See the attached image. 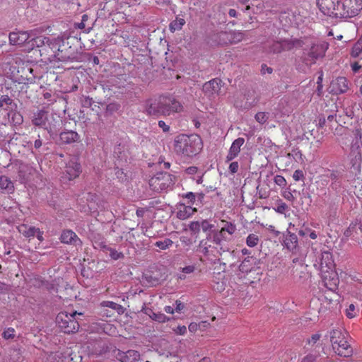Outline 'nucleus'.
<instances>
[{"instance_id": "864d4df0", "label": "nucleus", "mask_w": 362, "mask_h": 362, "mask_svg": "<svg viewBox=\"0 0 362 362\" xmlns=\"http://www.w3.org/2000/svg\"><path fill=\"white\" fill-rule=\"evenodd\" d=\"M195 197V194L192 192H189L185 196V198L188 200L187 203L189 204L194 202Z\"/></svg>"}, {"instance_id": "5701e85b", "label": "nucleus", "mask_w": 362, "mask_h": 362, "mask_svg": "<svg viewBox=\"0 0 362 362\" xmlns=\"http://www.w3.org/2000/svg\"><path fill=\"white\" fill-rule=\"evenodd\" d=\"M59 139L63 144H69L77 141L79 139V135L76 132L67 130L60 133Z\"/></svg>"}, {"instance_id": "c03bdc74", "label": "nucleus", "mask_w": 362, "mask_h": 362, "mask_svg": "<svg viewBox=\"0 0 362 362\" xmlns=\"http://www.w3.org/2000/svg\"><path fill=\"white\" fill-rule=\"evenodd\" d=\"M109 250H110V256L111 257L112 259H113L115 260H117V259L124 257L123 253L119 252L115 249L110 248Z\"/></svg>"}, {"instance_id": "4468645a", "label": "nucleus", "mask_w": 362, "mask_h": 362, "mask_svg": "<svg viewBox=\"0 0 362 362\" xmlns=\"http://www.w3.org/2000/svg\"><path fill=\"white\" fill-rule=\"evenodd\" d=\"M115 357L120 362H136L140 358V354L139 351L132 349L127 351L117 350Z\"/></svg>"}, {"instance_id": "473e14b6", "label": "nucleus", "mask_w": 362, "mask_h": 362, "mask_svg": "<svg viewBox=\"0 0 362 362\" xmlns=\"http://www.w3.org/2000/svg\"><path fill=\"white\" fill-rule=\"evenodd\" d=\"M173 245V240L169 238H165L163 240L156 241L153 243V245L159 247L160 250H164L167 248L172 247Z\"/></svg>"}, {"instance_id": "a211bd4d", "label": "nucleus", "mask_w": 362, "mask_h": 362, "mask_svg": "<svg viewBox=\"0 0 362 362\" xmlns=\"http://www.w3.org/2000/svg\"><path fill=\"white\" fill-rule=\"evenodd\" d=\"M31 37L30 34L25 31L18 33H11L9 34V41L12 45H28V40Z\"/></svg>"}, {"instance_id": "3c124183", "label": "nucleus", "mask_w": 362, "mask_h": 362, "mask_svg": "<svg viewBox=\"0 0 362 362\" xmlns=\"http://www.w3.org/2000/svg\"><path fill=\"white\" fill-rule=\"evenodd\" d=\"M293 178L295 181H299L304 178V174L302 170H296L293 175Z\"/></svg>"}, {"instance_id": "bb28decb", "label": "nucleus", "mask_w": 362, "mask_h": 362, "mask_svg": "<svg viewBox=\"0 0 362 362\" xmlns=\"http://www.w3.org/2000/svg\"><path fill=\"white\" fill-rule=\"evenodd\" d=\"M284 243L287 249L293 250L297 246L298 238L294 233L288 232L285 237Z\"/></svg>"}, {"instance_id": "5fc2aeb1", "label": "nucleus", "mask_w": 362, "mask_h": 362, "mask_svg": "<svg viewBox=\"0 0 362 362\" xmlns=\"http://www.w3.org/2000/svg\"><path fill=\"white\" fill-rule=\"evenodd\" d=\"M239 165L238 162H232L229 165V170L231 173H235L238 170Z\"/></svg>"}, {"instance_id": "ddd939ff", "label": "nucleus", "mask_w": 362, "mask_h": 362, "mask_svg": "<svg viewBox=\"0 0 362 362\" xmlns=\"http://www.w3.org/2000/svg\"><path fill=\"white\" fill-rule=\"evenodd\" d=\"M219 44H226L228 41L230 43H238L243 40L244 34L240 31L223 32L219 34Z\"/></svg>"}, {"instance_id": "0eeeda50", "label": "nucleus", "mask_w": 362, "mask_h": 362, "mask_svg": "<svg viewBox=\"0 0 362 362\" xmlns=\"http://www.w3.org/2000/svg\"><path fill=\"white\" fill-rule=\"evenodd\" d=\"M182 137H187L185 139V147L182 148V154L187 156H192L198 154L202 148V141L197 134H191L189 136L182 135Z\"/></svg>"}, {"instance_id": "ea45409f", "label": "nucleus", "mask_w": 362, "mask_h": 362, "mask_svg": "<svg viewBox=\"0 0 362 362\" xmlns=\"http://www.w3.org/2000/svg\"><path fill=\"white\" fill-rule=\"evenodd\" d=\"M48 43H49V45L50 47L51 52H52V53L56 54V52H58V50H59V47L58 46L60 45V42L57 41V37L54 38L53 40H50L49 38Z\"/></svg>"}, {"instance_id": "7ed1b4c3", "label": "nucleus", "mask_w": 362, "mask_h": 362, "mask_svg": "<svg viewBox=\"0 0 362 362\" xmlns=\"http://www.w3.org/2000/svg\"><path fill=\"white\" fill-rule=\"evenodd\" d=\"M57 41L60 42L58 52L54 57L56 61L67 62H78V54L77 52L78 39L69 34L64 33L61 36L57 37Z\"/></svg>"}, {"instance_id": "49530a36", "label": "nucleus", "mask_w": 362, "mask_h": 362, "mask_svg": "<svg viewBox=\"0 0 362 362\" xmlns=\"http://www.w3.org/2000/svg\"><path fill=\"white\" fill-rule=\"evenodd\" d=\"M95 354L101 355L103 353L106 352L107 347L105 346L102 343H96L95 345Z\"/></svg>"}, {"instance_id": "e433bc0d", "label": "nucleus", "mask_w": 362, "mask_h": 362, "mask_svg": "<svg viewBox=\"0 0 362 362\" xmlns=\"http://www.w3.org/2000/svg\"><path fill=\"white\" fill-rule=\"evenodd\" d=\"M281 41L282 51L291 50L295 46L296 41L290 40H284Z\"/></svg>"}, {"instance_id": "f704fd0d", "label": "nucleus", "mask_w": 362, "mask_h": 362, "mask_svg": "<svg viewBox=\"0 0 362 362\" xmlns=\"http://www.w3.org/2000/svg\"><path fill=\"white\" fill-rule=\"evenodd\" d=\"M13 104L16 106V104L13 103V100L7 95H3L0 97V107L7 110L4 107V106L12 105Z\"/></svg>"}, {"instance_id": "39448f33", "label": "nucleus", "mask_w": 362, "mask_h": 362, "mask_svg": "<svg viewBox=\"0 0 362 362\" xmlns=\"http://www.w3.org/2000/svg\"><path fill=\"white\" fill-rule=\"evenodd\" d=\"M76 315H82V313H78L76 311L70 314L61 312L57 315L56 322L64 333H75L79 329V323L76 318Z\"/></svg>"}, {"instance_id": "4d7b16f0", "label": "nucleus", "mask_w": 362, "mask_h": 362, "mask_svg": "<svg viewBox=\"0 0 362 362\" xmlns=\"http://www.w3.org/2000/svg\"><path fill=\"white\" fill-rule=\"evenodd\" d=\"M158 126L163 129V131L164 132H168L170 129V127L168 125H167L165 122L160 120L158 122Z\"/></svg>"}, {"instance_id": "338daca9", "label": "nucleus", "mask_w": 362, "mask_h": 362, "mask_svg": "<svg viewBox=\"0 0 362 362\" xmlns=\"http://www.w3.org/2000/svg\"><path fill=\"white\" fill-rule=\"evenodd\" d=\"M361 67V65H359L358 63L357 62H355L351 64V69L354 73L358 72Z\"/></svg>"}, {"instance_id": "603ef678", "label": "nucleus", "mask_w": 362, "mask_h": 362, "mask_svg": "<svg viewBox=\"0 0 362 362\" xmlns=\"http://www.w3.org/2000/svg\"><path fill=\"white\" fill-rule=\"evenodd\" d=\"M189 228L191 231L194 233H197L200 229V225L198 222H192L189 224Z\"/></svg>"}, {"instance_id": "6e6552de", "label": "nucleus", "mask_w": 362, "mask_h": 362, "mask_svg": "<svg viewBox=\"0 0 362 362\" xmlns=\"http://www.w3.org/2000/svg\"><path fill=\"white\" fill-rule=\"evenodd\" d=\"M328 45L325 42L314 44L308 52L307 57H304V60L307 64H314L318 58L324 57Z\"/></svg>"}, {"instance_id": "13d9d810", "label": "nucleus", "mask_w": 362, "mask_h": 362, "mask_svg": "<svg viewBox=\"0 0 362 362\" xmlns=\"http://www.w3.org/2000/svg\"><path fill=\"white\" fill-rule=\"evenodd\" d=\"M197 329H199V324L196 322H192L189 325V330L191 332H195Z\"/></svg>"}, {"instance_id": "4be33fe9", "label": "nucleus", "mask_w": 362, "mask_h": 362, "mask_svg": "<svg viewBox=\"0 0 362 362\" xmlns=\"http://www.w3.org/2000/svg\"><path fill=\"white\" fill-rule=\"evenodd\" d=\"M221 87V81L218 78L212 79L203 86V90L209 95L218 93Z\"/></svg>"}, {"instance_id": "f257e3e1", "label": "nucleus", "mask_w": 362, "mask_h": 362, "mask_svg": "<svg viewBox=\"0 0 362 362\" xmlns=\"http://www.w3.org/2000/svg\"><path fill=\"white\" fill-rule=\"evenodd\" d=\"M320 11L328 16L352 18L362 11V0H317Z\"/></svg>"}, {"instance_id": "f03ea898", "label": "nucleus", "mask_w": 362, "mask_h": 362, "mask_svg": "<svg viewBox=\"0 0 362 362\" xmlns=\"http://www.w3.org/2000/svg\"><path fill=\"white\" fill-rule=\"evenodd\" d=\"M179 107L180 103L174 96L165 94L146 101L145 111L148 115L160 117L177 112Z\"/></svg>"}, {"instance_id": "72a5a7b5", "label": "nucleus", "mask_w": 362, "mask_h": 362, "mask_svg": "<svg viewBox=\"0 0 362 362\" xmlns=\"http://www.w3.org/2000/svg\"><path fill=\"white\" fill-rule=\"evenodd\" d=\"M259 239L258 235L254 233L250 234L246 238V244L250 247H254L259 243Z\"/></svg>"}, {"instance_id": "0e129e2a", "label": "nucleus", "mask_w": 362, "mask_h": 362, "mask_svg": "<svg viewBox=\"0 0 362 362\" xmlns=\"http://www.w3.org/2000/svg\"><path fill=\"white\" fill-rule=\"evenodd\" d=\"M155 317L153 318L155 320L158 322H164L165 320V316L163 314L156 315L154 314Z\"/></svg>"}, {"instance_id": "09e8293b", "label": "nucleus", "mask_w": 362, "mask_h": 362, "mask_svg": "<svg viewBox=\"0 0 362 362\" xmlns=\"http://www.w3.org/2000/svg\"><path fill=\"white\" fill-rule=\"evenodd\" d=\"M274 182L280 187H285L286 185V179L279 175L274 177Z\"/></svg>"}, {"instance_id": "aec40b11", "label": "nucleus", "mask_w": 362, "mask_h": 362, "mask_svg": "<svg viewBox=\"0 0 362 362\" xmlns=\"http://www.w3.org/2000/svg\"><path fill=\"white\" fill-rule=\"evenodd\" d=\"M61 242L65 244H70L77 246L81 245V241L77 235L71 230H65L60 237Z\"/></svg>"}, {"instance_id": "393cba45", "label": "nucleus", "mask_w": 362, "mask_h": 362, "mask_svg": "<svg viewBox=\"0 0 362 362\" xmlns=\"http://www.w3.org/2000/svg\"><path fill=\"white\" fill-rule=\"evenodd\" d=\"M255 264L256 259L253 257H248L241 262L239 266V269L243 273H248L253 269Z\"/></svg>"}, {"instance_id": "9d476101", "label": "nucleus", "mask_w": 362, "mask_h": 362, "mask_svg": "<svg viewBox=\"0 0 362 362\" xmlns=\"http://www.w3.org/2000/svg\"><path fill=\"white\" fill-rule=\"evenodd\" d=\"M322 279L325 287L331 291L337 288L339 280L334 269L321 272Z\"/></svg>"}, {"instance_id": "dca6fc26", "label": "nucleus", "mask_w": 362, "mask_h": 362, "mask_svg": "<svg viewBox=\"0 0 362 362\" xmlns=\"http://www.w3.org/2000/svg\"><path fill=\"white\" fill-rule=\"evenodd\" d=\"M48 112L45 110H37L36 112L33 113V116L32 117V123L33 125L37 127H44L45 129L50 133V130H48L46 127L47 122L48 120Z\"/></svg>"}, {"instance_id": "b1692460", "label": "nucleus", "mask_w": 362, "mask_h": 362, "mask_svg": "<svg viewBox=\"0 0 362 362\" xmlns=\"http://www.w3.org/2000/svg\"><path fill=\"white\" fill-rule=\"evenodd\" d=\"M49 42V37L45 36H37L28 40V45L31 49L35 47L42 49Z\"/></svg>"}, {"instance_id": "8fccbe9b", "label": "nucleus", "mask_w": 362, "mask_h": 362, "mask_svg": "<svg viewBox=\"0 0 362 362\" xmlns=\"http://www.w3.org/2000/svg\"><path fill=\"white\" fill-rule=\"evenodd\" d=\"M356 307L354 304H350L349 308L346 310V316L349 318H353L356 316Z\"/></svg>"}, {"instance_id": "79ce46f5", "label": "nucleus", "mask_w": 362, "mask_h": 362, "mask_svg": "<svg viewBox=\"0 0 362 362\" xmlns=\"http://www.w3.org/2000/svg\"><path fill=\"white\" fill-rule=\"evenodd\" d=\"M255 117L257 122L260 124H264L268 119L267 114L263 112H257Z\"/></svg>"}, {"instance_id": "58836bf2", "label": "nucleus", "mask_w": 362, "mask_h": 362, "mask_svg": "<svg viewBox=\"0 0 362 362\" xmlns=\"http://www.w3.org/2000/svg\"><path fill=\"white\" fill-rule=\"evenodd\" d=\"M197 211L196 208H192L191 206H186L182 209V219L189 218Z\"/></svg>"}, {"instance_id": "cd10ccee", "label": "nucleus", "mask_w": 362, "mask_h": 362, "mask_svg": "<svg viewBox=\"0 0 362 362\" xmlns=\"http://www.w3.org/2000/svg\"><path fill=\"white\" fill-rule=\"evenodd\" d=\"M19 232L26 238H32L35 236L36 231H38V228L33 226H28L27 225L23 224L18 227Z\"/></svg>"}, {"instance_id": "c85d7f7f", "label": "nucleus", "mask_w": 362, "mask_h": 362, "mask_svg": "<svg viewBox=\"0 0 362 362\" xmlns=\"http://www.w3.org/2000/svg\"><path fill=\"white\" fill-rule=\"evenodd\" d=\"M39 51L40 52V55L44 57L45 59L49 60L50 62L56 61V58L54 57V55H56V54L51 52V49L48 42L42 49H40Z\"/></svg>"}, {"instance_id": "bf43d9fd", "label": "nucleus", "mask_w": 362, "mask_h": 362, "mask_svg": "<svg viewBox=\"0 0 362 362\" xmlns=\"http://www.w3.org/2000/svg\"><path fill=\"white\" fill-rule=\"evenodd\" d=\"M315 356L314 355L310 354L306 356L302 360V362H315Z\"/></svg>"}, {"instance_id": "f8f14e48", "label": "nucleus", "mask_w": 362, "mask_h": 362, "mask_svg": "<svg viewBox=\"0 0 362 362\" xmlns=\"http://www.w3.org/2000/svg\"><path fill=\"white\" fill-rule=\"evenodd\" d=\"M349 89L347 79L345 77H338L330 83V93L338 95L346 93Z\"/></svg>"}, {"instance_id": "680f3d73", "label": "nucleus", "mask_w": 362, "mask_h": 362, "mask_svg": "<svg viewBox=\"0 0 362 362\" xmlns=\"http://www.w3.org/2000/svg\"><path fill=\"white\" fill-rule=\"evenodd\" d=\"M186 173L188 175H194L197 172V168L194 166L189 167L186 169Z\"/></svg>"}, {"instance_id": "1a4fd4ad", "label": "nucleus", "mask_w": 362, "mask_h": 362, "mask_svg": "<svg viewBox=\"0 0 362 362\" xmlns=\"http://www.w3.org/2000/svg\"><path fill=\"white\" fill-rule=\"evenodd\" d=\"M81 173V165L76 158L71 159L66 165L62 178L63 181H71L79 176Z\"/></svg>"}, {"instance_id": "69168bd1", "label": "nucleus", "mask_w": 362, "mask_h": 362, "mask_svg": "<svg viewBox=\"0 0 362 362\" xmlns=\"http://www.w3.org/2000/svg\"><path fill=\"white\" fill-rule=\"evenodd\" d=\"M194 270V267L193 266H188L185 268H182V272L186 274H190L193 272Z\"/></svg>"}, {"instance_id": "c9c22d12", "label": "nucleus", "mask_w": 362, "mask_h": 362, "mask_svg": "<svg viewBox=\"0 0 362 362\" xmlns=\"http://www.w3.org/2000/svg\"><path fill=\"white\" fill-rule=\"evenodd\" d=\"M235 231V226L232 223H228L226 225V226L223 227L219 231V235L222 236L224 232L228 233V234L232 235Z\"/></svg>"}, {"instance_id": "a18cd8bd", "label": "nucleus", "mask_w": 362, "mask_h": 362, "mask_svg": "<svg viewBox=\"0 0 362 362\" xmlns=\"http://www.w3.org/2000/svg\"><path fill=\"white\" fill-rule=\"evenodd\" d=\"M3 337L6 339H13L15 337V329L13 328H8L3 334Z\"/></svg>"}, {"instance_id": "423d86ee", "label": "nucleus", "mask_w": 362, "mask_h": 362, "mask_svg": "<svg viewBox=\"0 0 362 362\" xmlns=\"http://www.w3.org/2000/svg\"><path fill=\"white\" fill-rule=\"evenodd\" d=\"M174 180L173 176L168 173H158L149 180L150 188L156 192L167 190L173 186Z\"/></svg>"}, {"instance_id": "de8ad7c7", "label": "nucleus", "mask_w": 362, "mask_h": 362, "mask_svg": "<svg viewBox=\"0 0 362 362\" xmlns=\"http://www.w3.org/2000/svg\"><path fill=\"white\" fill-rule=\"evenodd\" d=\"M288 206L284 202H280L278 204L276 207L274 208L275 211H276L279 214H284L285 211L287 210Z\"/></svg>"}, {"instance_id": "412c9836", "label": "nucleus", "mask_w": 362, "mask_h": 362, "mask_svg": "<svg viewBox=\"0 0 362 362\" xmlns=\"http://www.w3.org/2000/svg\"><path fill=\"white\" fill-rule=\"evenodd\" d=\"M142 279L147 286H155L162 281V275L158 272H148L143 275Z\"/></svg>"}, {"instance_id": "7c9ffc66", "label": "nucleus", "mask_w": 362, "mask_h": 362, "mask_svg": "<svg viewBox=\"0 0 362 362\" xmlns=\"http://www.w3.org/2000/svg\"><path fill=\"white\" fill-rule=\"evenodd\" d=\"M362 53V35L354 44L352 47L351 55L352 57L356 58Z\"/></svg>"}, {"instance_id": "2f4dec72", "label": "nucleus", "mask_w": 362, "mask_h": 362, "mask_svg": "<svg viewBox=\"0 0 362 362\" xmlns=\"http://www.w3.org/2000/svg\"><path fill=\"white\" fill-rule=\"evenodd\" d=\"M0 188L11 191L13 189V185L7 177L1 176L0 177Z\"/></svg>"}, {"instance_id": "774afa93", "label": "nucleus", "mask_w": 362, "mask_h": 362, "mask_svg": "<svg viewBox=\"0 0 362 362\" xmlns=\"http://www.w3.org/2000/svg\"><path fill=\"white\" fill-rule=\"evenodd\" d=\"M43 97L45 99L47 100L48 101H50L52 103L54 101L53 100L51 99L52 95V93L49 92H45L43 94Z\"/></svg>"}, {"instance_id": "6ab92c4d", "label": "nucleus", "mask_w": 362, "mask_h": 362, "mask_svg": "<svg viewBox=\"0 0 362 362\" xmlns=\"http://www.w3.org/2000/svg\"><path fill=\"white\" fill-rule=\"evenodd\" d=\"M245 139L242 137L236 139L231 144L228 153L226 156V161L229 162L236 158L240 151L241 146L244 144Z\"/></svg>"}, {"instance_id": "e2e57ef3", "label": "nucleus", "mask_w": 362, "mask_h": 362, "mask_svg": "<svg viewBox=\"0 0 362 362\" xmlns=\"http://www.w3.org/2000/svg\"><path fill=\"white\" fill-rule=\"evenodd\" d=\"M42 145V141L40 139V135H38V139H37L34 142V146L36 149L40 148Z\"/></svg>"}, {"instance_id": "20e7f679", "label": "nucleus", "mask_w": 362, "mask_h": 362, "mask_svg": "<svg viewBox=\"0 0 362 362\" xmlns=\"http://www.w3.org/2000/svg\"><path fill=\"white\" fill-rule=\"evenodd\" d=\"M329 340L333 351L337 355L349 357L352 354L353 349L345 334L341 330H332L329 332Z\"/></svg>"}, {"instance_id": "f3484780", "label": "nucleus", "mask_w": 362, "mask_h": 362, "mask_svg": "<svg viewBox=\"0 0 362 362\" xmlns=\"http://www.w3.org/2000/svg\"><path fill=\"white\" fill-rule=\"evenodd\" d=\"M361 235L362 223L358 221L351 223L349 227L344 231V235L346 238H351L356 241H358V237Z\"/></svg>"}, {"instance_id": "6e6d98bb", "label": "nucleus", "mask_w": 362, "mask_h": 362, "mask_svg": "<svg viewBox=\"0 0 362 362\" xmlns=\"http://www.w3.org/2000/svg\"><path fill=\"white\" fill-rule=\"evenodd\" d=\"M320 338V334H315L311 337V339H309L308 343L309 344H315Z\"/></svg>"}, {"instance_id": "2eb2a0df", "label": "nucleus", "mask_w": 362, "mask_h": 362, "mask_svg": "<svg viewBox=\"0 0 362 362\" xmlns=\"http://www.w3.org/2000/svg\"><path fill=\"white\" fill-rule=\"evenodd\" d=\"M320 272L335 269V264L332 253L329 251H322L320 257Z\"/></svg>"}, {"instance_id": "37998d69", "label": "nucleus", "mask_w": 362, "mask_h": 362, "mask_svg": "<svg viewBox=\"0 0 362 362\" xmlns=\"http://www.w3.org/2000/svg\"><path fill=\"white\" fill-rule=\"evenodd\" d=\"M120 105L118 103H112L106 106V112L110 114H113L114 112L118 111Z\"/></svg>"}, {"instance_id": "9b49d317", "label": "nucleus", "mask_w": 362, "mask_h": 362, "mask_svg": "<svg viewBox=\"0 0 362 362\" xmlns=\"http://www.w3.org/2000/svg\"><path fill=\"white\" fill-rule=\"evenodd\" d=\"M354 139L351 144V154L355 158H361L362 147V133L360 129H356L353 132Z\"/></svg>"}, {"instance_id": "c756f323", "label": "nucleus", "mask_w": 362, "mask_h": 362, "mask_svg": "<svg viewBox=\"0 0 362 362\" xmlns=\"http://www.w3.org/2000/svg\"><path fill=\"white\" fill-rule=\"evenodd\" d=\"M100 305L103 307L110 308L116 310L119 315L123 314L125 311V308L123 306L112 301H103Z\"/></svg>"}, {"instance_id": "052dcab7", "label": "nucleus", "mask_w": 362, "mask_h": 362, "mask_svg": "<svg viewBox=\"0 0 362 362\" xmlns=\"http://www.w3.org/2000/svg\"><path fill=\"white\" fill-rule=\"evenodd\" d=\"M209 326V323L206 321H202L199 323V329L201 331L205 330Z\"/></svg>"}, {"instance_id": "4c0bfd02", "label": "nucleus", "mask_w": 362, "mask_h": 362, "mask_svg": "<svg viewBox=\"0 0 362 362\" xmlns=\"http://www.w3.org/2000/svg\"><path fill=\"white\" fill-rule=\"evenodd\" d=\"M169 28L172 32L181 30V19L176 17V19L170 23Z\"/></svg>"}, {"instance_id": "a19ab883", "label": "nucleus", "mask_w": 362, "mask_h": 362, "mask_svg": "<svg viewBox=\"0 0 362 362\" xmlns=\"http://www.w3.org/2000/svg\"><path fill=\"white\" fill-rule=\"evenodd\" d=\"M270 52L273 53H279L282 52L281 41H275L270 46Z\"/></svg>"}, {"instance_id": "a878e982", "label": "nucleus", "mask_w": 362, "mask_h": 362, "mask_svg": "<svg viewBox=\"0 0 362 362\" xmlns=\"http://www.w3.org/2000/svg\"><path fill=\"white\" fill-rule=\"evenodd\" d=\"M23 358L21 349H11L4 362H23Z\"/></svg>"}]
</instances>
